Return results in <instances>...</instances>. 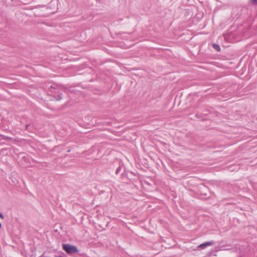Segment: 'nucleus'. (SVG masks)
<instances>
[{"mask_svg": "<svg viewBox=\"0 0 257 257\" xmlns=\"http://www.w3.org/2000/svg\"><path fill=\"white\" fill-rule=\"evenodd\" d=\"M63 249L68 253L71 254L78 252L77 248L74 245L68 244H63L62 245Z\"/></svg>", "mask_w": 257, "mask_h": 257, "instance_id": "1", "label": "nucleus"}, {"mask_svg": "<svg viewBox=\"0 0 257 257\" xmlns=\"http://www.w3.org/2000/svg\"><path fill=\"white\" fill-rule=\"evenodd\" d=\"M213 243H214L213 241H210L206 242L205 243L200 244V245H199L197 246V247L198 248L203 249L208 246L212 245Z\"/></svg>", "mask_w": 257, "mask_h": 257, "instance_id": "2", "label": "nucleus"}, {"mask_svg": "<svg viewBox=\"0 0 257 257\" xmlns=\"http://www.w3.org/2000/svg\"><path fill=\"white\" fill-rule=\"evenodd\" d=\"M213 48L216 49L217 51H220V47L219 45H217V44H214L213 45Z\"/></svg>", "mask_w": 257, "mask_h": 257, "instance_id": "3", "label": "nucleus"}, {"mask_svg": "<svg viewBox=\"0 0 257 257\" xmlns=\"http://www.w3.org/2000/svg\"><path fill=\"white\" fill-rule=\"evenodd\" d=\"M250 1L252 4H257V0H250Z\"/></svg>", "mask_w": 257, "mask_h": 257, "instance_id": "4", "label": "nucleus"}, {"mask_svg": "<svg viewBox=\"0 0 257 257\" xmlns=\"http://www.w3.org/2000/svg\"><path fill=\"white\" fill-rule=\"evenodd\" d=\"M58 97L59 98L58 99V100H60L62 98V94L59 95Z\"/></svg>", "mask_w": 257, "mask_h": 257, "instance_id": "5", "label": "nucleus"}, {"mask_svg": "<svg viewBox=\"0 0 257 257\" xmlns=\"http://www.w3.org/2000/svg\"><path fill=\"white\" fill-rule=\"evenodd\" d=\"M0 217L2 219H4V215L1 212H0Z\"/></svg>", "mask_w": 257, "mask_h": 257, "instance_id": "6", "label": "nucleus"}]
</instances>
